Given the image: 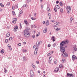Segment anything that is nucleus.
<instances>
[{"instance_id": "nucleus-1", "label": "nucleus", "mask_w": 77, "mask_h": 77, "mask_svg": "<svg viewBox=\"0 0 77 77\" xmlns=\"http://www.w3.org/2000/svg\"><path fill=\"white\" fill-rule=\"evenodd\" d=\"M60 50L62 53H63V54H62V55L63 57H66L67 56H68V55H67V54L65 51V48L63 47L62 48L61 47L60 48Z\"/></svg>"}, {"instance_id": "nucleus-2", "label": "nucleus", "mask_w": 77, "mask_h": 77, "mask_svg": "<svg viewBox=\"0 0 77 77\" xmlns=\"http://www.w3.org/2000/svg\"><path fill=\"white\" fill-rule=\"evenodd\" d=\"M24 34L25 37L28 38L30 36V34L29 32V31L27 29H26L24 30Z\"/></svg>"}, {"instance_id": "nucleus-3", "label": "nucleus", "mask_w": 77, "mask_h": 77, "mask_svg": "<svg viewBox=\"0 0 77 77\" xmlns=\"http://www.w3.org/2000/svg\"><path fill=\"white\" fill-rule=\"evenodd\" d=\"M69 42V41L68 40H66L65 41H63L60 43V46L63 47V46H64L65 44H68Z\"/></svg>"}, {"instance_id": "nucleus-4", "label": "nucleus", "mask_w": 77, "mask_h": 77, "mask_svg": "<svg viewBox=\"0 0 77 77\" xmlns=\"http://www.w3.org/2000/svg\"><path fill=\"white\" fill-rule=\"evenodd\" d=\"M66 9L67 10V12L68 14H69L71 10V8L70 6H66Z\"/></svg>"}, {"instance_id": "nucleus-5", "label": "nucleus", "mask_w": 77, "mask_h": 77, "mask_svg": "<svg viewBox=\"0 0 77 77\" xmlns=\"http://www.w3.org/2000/svg\"><path fill=\"white\" fill-rule=\"evenodd\" d=\"M30 73L31 74V77H33L34 76V72H33V71L31 70L30 71Z\"/></svg>"}, {"instance_id": "nucleus-6", "label": "nucleus", "mask_w": 77, "mask_h": 77, "mask_svg": "<svg viewBox=\"0 0 77 77\" xmlns=\"http://www.w3.org/2000/svg\"><path fill=\"white\" fill-rule=\"evenodd\" d=\"M24 23L27 26H29V23H28L27 21L26 20H24Z\"/></svg>"}, {"instance_id": "nucleus-7", "label": "nucleus", "mask_w": 77, "mask_h": 77, "mask_svg": "<svg viewBox=\"0 0 77 77\" xmlns=\"http://www.w3.org/2000/svg\"><path fill=\"white\" fill-rule=\"evenodd\" d=\"M17 19L14 18L13 19L12 21V22L14 23V24H15L17 23Z\"/></svg>"}, {"instance_id": "nucleus-8", "label": "nucleus", "mask_w": 77, "mask_h": 77, "mask_svg": "<svg viewBox=\"0 0 77 77\" xmlns=\"http://www.w3.org/2000/svg\"><path fill=\"white\" fill-rule=\"evenodd\" d=\"M51 40H52L53 42H54L55 41V40L56 39V38L54 36H53L51 38Z\"/></svg>"}, {"instance_id": "nucleus-9", "label": "nucleus", "mask_w": 77, "mask_h": 77, "mask_svg": "<svg viewBox=\"0 0 77 77\" xmlns=\"http://www.w3.org/2000/svg\"><path fill=\"white\" fill-rule=\"evenodd\" d=\"M72 59H73V60H75L77 59V57L76 56L73 55L72 57Z\"/></svg>"}, {"instance_id": "nucleus-10", "label": "nucleus", "mask_w": 77, "mask_h": 77, "mask_svg": "<svg viewBox=\"0 0 77 77\" xmlns=\"http://www.w3.org/2000/svg\"><path fill=\"white\" fill-rule=\"evenodd\" d=\"M54 29H55V30H56V32H57V31H58V30H60V28H58V27H55L54 28Z\"/></svg>"}, {"instance_id": "nucleus-11", "label": "nucleus", "mask_w": 77, "mask_h": 77, "mask_svg": "<svg viewBox=\"0 0 77 77\" xmlns=\"http://www.w3.org/2000/svg\"><path fill=\"white\" fill-rule=\"evenodd\" d=\"M47 32V28H45L43 30L44 33H45Z\"/></svg>"}, {"instance_id": "nucleus-12", "label": "nucleus", "mask_w": 77, "mask_h": 77, "mask_svg": "<svg viewBox=\"0 0 77 77\" xmlns=\"http://www.w3.org/2000/svg\"><path fill=\"white\" fill-rule=\"evenodd\" d=\"M59 69V67H57L55 70V71H56V72H58Z\"/></svg>"}, {"instance_id": "nucleus-13", "label": "nucleus", "mask_w": 77, "mask_h": 77, "mask_svg": "<svg viewBox=\"0 0 77 77\" xmlns=\"http://www.w3.org/2000/svg\"><path fill=\"white\" fill-rule=\"evenodd\" d=\"M55 8L57 9H59V8H60L59 6L57 5H55Z\"/></svg>"}, {"instance_id": "nucleus-14", "label": "nucleus", "mask_w": 77, "mask_h": 77, "mask_svg": "<svg viewBox=\"0 0 77 77\" xmlns=\"http://www.w3.org/2000/svg\"><path fill=\"white\" fill-rule=\"evenodd\" d=\"M38 49H35L34 52L35 54H37V51H38Z\"/></svg>"}, {"instance_id": "nucleus-15", "label": "nucleus", "mask_w": 77, "mask_h": 77, "mask_svg": "<svg viewBox=\"0 0 77 77\" xmlns=\"http://www.w3.org/2000/svg\"><path fill=\"white\" fill-rule=\"evenodd\" d=\"M73 51H77V48L75 47H73Z\"/></svg>"}, {"instance_id": "nucleus-16", "label": "nucleus", "mask_w": 77, "mask_h": 77, "mask_svg": "<svg viewBox=\"0 0 77 77\" xmlns=\"http://www.w3.org/2000/svg\"><path fill=\"white\" fill-rule=\"evenodd\" d=\"M18 27L17 26H16V27L14 28V30L15 31H17L18 30Z\"/></svg>"}, {"instance_id": "nucleus-17", "label": "nucleus", "mask_w": 77, "mask_h": 77, "mask_svg": "<svg viewBox=\"0 0 77 77\" xmlns=\"http://www.w3.org/2000/svg\"><path fill=\"white\" fill-rule=\"evenodd\" d=\"M4 53H5V50H4L3 49L1 51V53L2 54H3Z\"/></svg>"}, {"instance_id": "nucleus-18", "label": "nucleus", "mask_w": 77, "mask_h": 77, "mask_svg": "<svg viewBox=\"0 0 77 77\" xmlns=\"http://www.w3.org/2000/svg\"><path fill=\"white\" fill-rule=\"evenodd\" d=\"M46 24V26H48V25H49V21H48V20H47Z\"/></svg>"}, {"instance_id": "nucleus-19", "label": "nucleus", "mask_w": 77, "mask_h": 77, "mask_svg": "<svg viewBox=\"0 0 77 77\" xmlns=\"http://www.w3.org/2000/svg\"><path fill=\"white\" fill-rule=\"evenodd\" d=\"M10 36V33L9 32H8L7 34V37H9Z\"/></svg>"}, {"instance_id": "nucleus-20", "label": "nucleus", "mask_w": 77, "mask_h": 77, "mask_svg": "<svg viewBox=\"0 0 77 77\" xmlns=\"http://www.w3.org/2000/svg\"><path fill=\"white\" fill-rule=\"evenodd\" d=\"M60 12H61V13H63V8L60 9Z\"/></svg>"}, {"instance_id": "nucleus-21", "label": "nucleus", "mask_w": 77, "mask_h": 77, "mask_svg": "<svg viewBox=\"0 0 77 77\" xmlns=\"http://www.w3.org/2000/svg\"><path fill=\"white\" fill-rule=\"evenodd\" d=\"M59 4L61 6H63V3H62V2H60Z\"/></svg>"}, {"instance_id": "nucleus-22", "label": "nucleus", "mask_w": 77, "mask_h": 77, "mask_svg": "<svg viewBox=\"0 0 77 77\" xmlns=\"http://www.w3.org/2000/svg\"><path fill=\"white\" fill-rule=\"evenodd\" d=\"M66 76L67 77H71V75H70V74L67 73Z\"/></svg>"}, {"instance_id": "nucleus-23", "label": "nucleus", "mask_w": 77, "mask_h": 77, "mask_svg": "<svg viewBox=\"0 0 77 77\" xmlns=\"http://www.w3.org/2000/svg\"><path fill=\"white\" fill-rule=\"evenodd\" d=\"M12 14L13 15H16V14H15V11H13L12 12Z\"/></svg>"}, {"instance_id": "nucleus-24", "label": "nucleus", "mask_w": 77, "mask_h": 77, "mask_svg": "<svg viewBox=\"0 0 77 77\" xmlns=\"http://www.w3.org/2000/svg\"><path fill=\"white\" fill-rule=\"evenodd\" d=\"M0 5L2 8H4V5H3V4L2 3H1Z\"/></svg>"}, {"instance_id": "nucleus-25", "label": "nucleus", "mask_w": 77, "mask_h": 77, "mask_svg": "<svg viewBox=\"0 0 77 77\" xmlns=\"http://www.w3.org/2000/svg\"><path fill=\"white\" fill-rule=\"evenodd\" d=\"M23 8L25 7V8H27V5H24L23 6Z\"/></svg>"}, {"instance_id": "nucleus-26", "label": "nucleus", "mask_w": 77, "mask_h": 77, "mask_svg": "<svg viewBox=\"0 0 77 77\" xmlns=\"http://www.w3.org/2000/svg\"><path fill=\"white\" fill-rule=\"evenodd\" d=\"M53 59V57H49V60L50 61L52 60V59Z\"/></svg>"}, {"instance_id": "nucleus-27", "label": "nucleus", "mask_w": 77, "mask_h": 77, "mask_svg": "<svg viewBox=\"0 0 77 77\" xmlns=\"http://www.w3.org/2000/svg\"><path fill=\"white\" fill-rule=\"evenodd\" d=\"M52 54V53H51V52H50L47 54V56H50V55H51V54Z\"/></svg>"}, {"instance_id": "nucleus-28", "label": "nucleus", "mask_w": 77, "mask_h": 77, "mask_svg": "<svg viewBox=\"0 0 77 77\" xmlns=\"http://www.w3.org/2000/svg\"><path fill=\"white\" fill-rule=\"evenodd\" d=\"M40 35V32H38V33L36 35V36H37V37H38V36H39Z\"/></svg>"}, {"instance_id": "nucleus-29", "label": "nucleus", "mask_w": 77, "mask_h": 77, "mask_svg": "<svg viewBox=\"0 0 77 77\" xmlns=\"http://www.w3.org/2000/svg\"><path fill=\"white\" fill-rule=\"evenodd\" d=\"M50 8H47V11L48 12H50Z\"/></svg>"}, {"instance_id": "nucleus-30", "label": "nucleus", "mask_w": 77, "mask_h": 77, "mask_svg": "<svg viewBox=\"0 0 77 77\" xmlns=\"http://www.w3.org/2000/svg\"><path fill=\"white\" fill-rule=\"evenodd\" d=\"M54 63L55 64H56L57 63V60H55L54 62Z\"/></svg>"}, {"instance_id": "nucleus-31", "label": "nucleus", "mask_w": 77, "mask_h": 77, "mask_svg": "<svg viewBox=\"0 0 77 77\" xmlns=\"http://www.w3.org/2000/svg\"><path fill=\"white\" fill-rule=\"evenodd\" d=\"M33 48L35 50H36V49H37V48H36V45H34L33 46Z\"/></svg>"}, {"instance_id": "nucleus-32", "label": "nucleus", "mask_w": 77, "mask_h": 77, "mask_svg": "<svg viewBox=\"0 0 77 77\" xmlns=\"http://www.w3.org/2000/svg\"><path fill=\"white\" fill-rule=\"evenodd\" d=\"M32 66L34 68H36V66H35V65H33V64H32Z\"/></svg>"}, {"instance_id": "nucleus-33", "label": "nucleus", "mask_w": 77, "mask_h": 77, "mask_svg": "<svg viewBox=\"0 0 77 77\" xmlns=\"http://www.w3.org/2000/svg\"><path fill=\"white\" fill-rule=\"evenodd\" d=\"M31 19L32 20H36V18H33V17H31Z\"/></svg>"}, {"instance_id": "nucleus-34", "label": "nucleus", "mask_w": 77, "mask_h": 77, "mask_svg": "<svg viewBox=\"0 0 77 77\" xmlns=\"http://www.w3.org/2000/svg\"><path fill=\"white\" fill-rule=\"evenodd\" d=\"M65 59H63L62 60V62L63 63V62H65Z\"/></svg>"}, {"instance_id": "nucleus-35", "label": "nucleus", "mask_w": 77, "mask_h": 77, "mask_svg": "<svg viewBox=\"0 0 77 77\" xmlns=\"http://www.w3.org/2000/svg\"><path fill=\"white\" fill-rule=\"evenodd\" d=\"M14 9H15V6H13L12 7V10H13V11H14Z\"/></svg>"}, {"instance_id": "nucleus-36", "label": "nucleus", "mask_w": 77, "mask_h": 77, "mask_svg": "<svg viewBox=\"0 0 77 77\" xmlns=\"http://www.w3.org/2000/svg\"><path fill=\"white\" fill-rule=\"evenodd\" d=\"M9 5H10V3H9V2H8L7 4V6H9Z\"/></svg>"}, {"instance_id": "nucleus-37", "label": "nucleus", "mask_w": 77, "mask_h": 77, "mask_svg": "<svg viewBox=\"0 0 77 77\" xmlns=\"http://www.w3.org/2000/svg\"><path fill=\"white\" fill-rule=\"evenodd\" d=\"M70 77H74V75H73V74H70Z\"/></svg>"}, {"instance_id": "nucleus-38", "label": "nucleus", "mask_w": 77, "mask_h": 77, "mask_svg": "<svg viewBox=\"0 0 77 77\" xmlns=\"http://www.w3.org/2000/svg\"><path fill=\"white\" fill-rule=\"evenodd\" d=\"M55 24L56 25H58V24H59V23L58 22H57Z\"/></svg>"}, {"instance_id": "nucleus-39", "label": "nucleus", "mask_w": 77, "mask_h": 77, "mask_svg": "<svg viewBox=\"0 0 77 77\" xmlns=\"http://www.w3.org/2000/svg\"><path fill=\"white\" fill-rule=\"evenodd\" d=\"M16 6L17 8H18V4H16Z\"/></svg>"}, {"instance_id": "nucleus-40", "label": "nucleus", "mask_w": 77, "mask_h": 77, "mask_svg": "<svg viewBox=\"0 0 77 77\" xmlns=\"http://www.w3.org/2000/svg\"><path fill=\"white\" fill-rule=\"evenodd\" d=\"M20 14H23V11H20Z\"/></svg>"}, {"instance_id": "nucleus-41", "label": "nucleus", "mask_w": 77, "mask_h": 77, "mask_svg": "<svg viewBox=\"0 0 77 77\" xmlns=\"http://www.w3.org/2000/svg\"><path fill=\"white\" fill-rule=\"evenodd\" d=\"M73 20V19L72 18V17H71L70 18V20H71V22H72V21Z\"/></svg>"}, {"instance_id": "nucleus-42", "label": "nucleus", "mask_w": 77, "mask_h": 77, "mask_svg": "<svg viewBox=\"0 0 77 77\" xmlns=\"http://www.w3.org/2000/svg\"><path fill=\"white\" fill-rule=\"evenodd\" d=\"M63 66H62V65H60L59 66V67L60 68H62L63 67Z\"/></svg>"}, {"instance_id": "nucleus-43", "label": "nucleus", "mask_w": 77, "mask_h": 77, "mask_svg": "<svg viewBox=\"0 0 77 77\" xmlns=\"http://www.w3.org/2000/svg\"><path fill=\"white\" fill-rule=\"evenodd\" d=\"M23 52H26L27 51V50H23Z\"/></svg>"}, {"instance_id": "nucleus-44", "label": "nucleus", "mask_w": 77, "mask_h": 77, "mask_svg": "<svg viewBox=\"0 0 77 77\" xmlns=\"http://www.w3.org/2000/svg\"><path fill=\"white\" fill-rule=\"evenodd\" d=\"M5 42H6V43H7V42H8V39H7L5 40Z\"/></svg>"}, {"instance_id": "nucleus-45", "label": "nucleus", "mask_w": 77, "mask_h": 77, "mask_svg": "<svg viewBox=\"0 0 77 77\" xmlns=\"http://www.w3.org/2000/svg\"><path fill=\"white\" fill-rule=\"evenodd\" d=\"M12 37H10L9 38V41H11V40H12Z\"/></svg>"}, {"instance_id": "nucleus-46", "label": "nucleus", "mask_w": 77, "mask_h": 77, "mask_svg": "<svg viewBox=\"0 0 77 77\" xmlns=\"http://www.w3.org/2000/svg\"><path fill=\"white\" fill-rule=\"evenodd\" d=\"M8 72V70H7L6 69H5V73H6V72Z\"/></svg>"}, {"instance_id": "nucleus-47", "label": "nucleus", "mask_w": 77, "mask_h": 77, "mask_svg": "<svg viewBox=\"0 0 77 77\" xmlns=\"http://www.w3.org/2000/svg\"><path fill=\"white\" fill-rule=\"evenodd\" d=\"M54 10L55 12H57V10H56V8H54Z\"/></svg>"}, {"instance_id": "nucleus-48", "label": "nucleus", "mask_w": 77, "mask_h": 77, "mask_svg": "<svg viewBox=\"0 0 77 77\" xmlns=\"http://www.w3.org/2000/svg\"><path fill=\"white\" fill-rule=\"evenodd\" d=\"M56 44H53V47H56Z\"/></svg>"}, {"instance_id": "nucleus-49", "label": "nucleus", "mask_w": 77, "mask_h": 77, "mask_svg": "<svg viewBox=\"0 0 77 77\" xmlns=\"http://www.w3.org/2000/svg\"><path fill=\"white\" fill-rule=\"evenodd\" d=\"M48 16H49V17H50V16H51V14H50V13H48Z\"/></svg>"}, {"instance_id": "nucleus-50", "label": "nucleus", "mask_w": 77, "mask_h": 77, "mask_svg": "<svg viewBox=\"0 0 77 77\" xmlns=\"http://www.w3.org/2000/svg\"><path fill=\"white\" fill-rule=\"evenodd\" d=\"M56 4H58L59 3V1H57L56 2Z\"/></svg>"}, {"instance_id": "nucleus-51", "label": "nucleus", "mask_w": 77, "mask_h": 77, "mask_svg": "<svg viewBox=\"0 0 77 77\" xmlns=\"http://www.w3.org/2000/svg\"><path fill=\"white\" fill-rule=\"evenodd\" d=\"M8 47H11V45H8Z\"/></svg>"}, {"instance_id": "nucleus-52", "label": "nucleus", "mask_w": 77, "mask_h": 77, "mask_svg": "<svg viewBox=\"0 0 77 77\" xmlns=\"http://www.w3.org/2000/svg\"><path fill=\"white\" fill-rule=\"evenodd\" d=\"M18 45H19V46H21V43H19L18 44Z\"/></svg>"}, {"instance_id": "nucleus-53", "label": "nucleus", "mask_w": 77, "mask_h": 77, "mask_svg": "<svg viewBox=\"0 0 77 77\" xmlns=\"http://www.w3.org/2000/svg\"><path fill=\"white\" fill-rule=\"evenodd\" d=\"M48 47H50V46H51V45H50V44H49L48 45Z\"/></svg>"}, {"instance_id": "nucleus-54", "label": "nucleus", "mask_w": 77, "mask_h": 77, "mask_svg": "<svg viewBox=\"0 0 77 77\" xmlns=\"http://www.w3.org/2000/svg\"><path fill=\"white\" fill-rule=\"evenodd\" d=\"M35 35H32V38H35Z\"/></svg>"}, {"instance_id": "nucleus-55", "label": "nucleus", "mask_w": 77, "mask_h": 77, "mask_svg": "<svg viewBox=\"0 0 77 77\" xmlns=\"http://www.w3.org/2000/svg\"><path fill=\"white\" fill-rule=\"evenodd\" d=\"M36 63H37V64H39V61H36Z\"/></svg>"}, {"instance_id": "nucleus-56", "label": "nucleus", "mask_w": 77, "mask_h": 77, "mask_svg": "<svg viewBox=\"0 0 77 77\" xmlns=\"http://www.w3.org/2000/svg\"><path fill=\"white\" fill-rule=\"evenodd\" d=\"M36 15V13H35L34 14V15L35 16ZM35 17H36V16H35Z\"/></svg>"}, {"instance_id": "nucleus-57", "label": "nucleus", "mask_w": 77, "mask_h": 77, "mask_svg": "<svg viewBox=\"0 0 77 77\" xmlns=\"http://www.w3.org/2000/svg\"><path fill=\"white\" fill-rule=\"evenodd\" d=\"M9 49L10 50H11H11H12V48L10 47H9Z\"/></svg>"}, {"instance_id": "nucleus-58", "label": "nucleus", "mask_w": 77, "mask_h": 77, "mask_svg": "<svg viewBox=\"0 0 77 77\" xmlns=\"http://www.w3.org/2000/svg\"><path fill=\"white\" fill-rule=\"evenodd\" d=\"M51 22H52V23H54V20H52L51 21Z\"/></svg>"}, {"instance_id": "nucleus-59", "label": "nucleus", "mask_w": 77, "mask_h": 77, "mask_svg": "<svg viewBox=\"0 0 77 77\" xmlns=\"http://www.w3.org/2000/svg\"><path fill=\"white\" fill-rule=\"evenodd\" d=\"M43 7H44L43 6H42V5L41 6V8H43Z\"/></svg>"}, {"instance_id": "nucleus-60", "label": "nucleus", "mask_w": 77, "mask_h": 77, "mask_svg": "<svg viewBox=\"0 0 77 77\" xmlns=\"http://www.w3.org/2000/svg\"><path fill=\"white\" fill-rule=\"evenodd\" d=\"M20 27H22V26H21V23L20 24Z\"/></svg>"}, {"instance_id": "nucleus-61", "label": "nucleus", "mask_w": 77, "mask_h": 77, "mask_svg": "<svg viewBox=\"0 0 77 77\" xmlns=\"http://www.w3.org/2000/svg\"><path fill=\"white\" fill-rule=\"evenodd\" d=\"M23 44H26V42H23Z\"/></svg>"}, {"instance_id": "nucleus-62", "label": "nucleus", "mask_w": 77, "mask_h": 77, "mask_svg": "<svg viewBox=\"0 0 77 77\" xmlns=\"http://www.w3.org/2000/svg\"><path fill=\"white\" fill-rule=\"evenodd\" d=\"M51 61L49 62V64H51Z\"/></svg>"}, {"instance_id": "nucleus-63", "label": "nucleus", "mask_w": 77, "mask_h": 77, "mask_svg": "<svg viewBox=\"0 0 77 77\" xmlns=\"http://www.w3.org/2000/svg\"><path fill=\"white\" fill-rule=\"evenodd\" d=\"M45 21H43V24H45Z\"/></svg>"}, {"instance_id": "nucleus-64", "label": "nucleus", "mask_w": 77, "mask_h": 77, "mask_svg": "<svg viewBox=\"0 0 77 77\" xmlns=\"http://www.w3.org/2000/svg\"><path fill=\"white\" fill-rule=\"evenodd\" d=\"M43 72L44 74H45V71H43Z\"/></svg>"}]
</instances>
